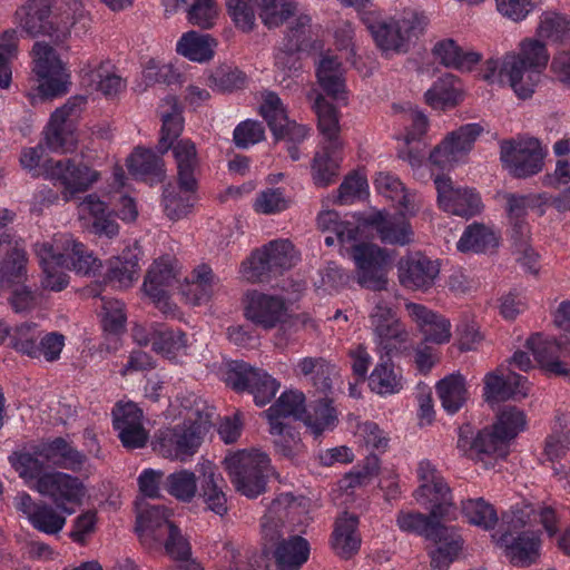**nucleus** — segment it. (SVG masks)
I'll list each match as a JSON object with an SVG mask.
<instances>
[{"mask_svg":"<svg viewBox=\"0 0 570 570\" xmlns=\"http://www.w3.org/2000/svg\"><path fill=\"white\" fill-rule=\"evenodd\" d=\"M56 0H27L14 13L19 27L30 37H49L55 43L66 41L71 30L85 35L90 17L80 0H69L52 11Z\"/></svg>","mask_w":570,"mask_h":570,"instance_id":"nucleus-1","label":"nucleus"},{"mask_svg":"<svg viewBox=\"0 0 570 570\" xmlns=\"http://www.w3.org/2000/svg\"><path fill=\"white\" fill-rule=\"evenodd\" d=\"M527 424L525 414L515 406H505L498 414L492 428H484L474 433L471 424L466 423L459 429L458 448L471 460L480 461L488 469L493 466L498 459H504L508 444Z\"/></svg>","mask_w":570,"mask_h":570,"instance_id":"nucleus-2","label":"nucleus"},{"mask_svg":"<svg viewBox=\"0 0 570 570\" xmlns=\"http://www.w3.org/2000/svg\"><path fill=\"white\" fill-rule=\"evenodd\" d=\"M549 58L546 43L540 39H523L518 52H509L503 57L499 77L501 81L509 82L519 98L527 99L534 92Z\"/></svg>","mask_w":570,"mask_h":570,"instance_id":"nucleus-3","label":"nucleus"},{"mask_svg":"<svg viewBox=\"0 0 570 570\" xmlns=\"http://www.w3.org/2000/svg\"><path fill=\"white\" fill-rule=\"evenodd\" d=\"M350 255L355 264V279L362 288L373 292L387 289L393 252L374 243L362 242L351 247Z\"/></svg>","mask_w":570,"mask_h":570,"instance_id":"nucleus-4","label":"nucleus"},{"mask_svg":"<svg viewBox=\"0 0 570 570\" xmlns=\"http://www.w3.org/2000/svg\"><path fill=\"white\" fill-rule=\"evenodd\" d=\"M224 463L237 492L249 499L265 492L269 471L266 454L243 450L226 456Z\"/></svg>","mask_w":570,"mask_h":570,"instance_id":"nucleus-5","label":"nucleus"},{"mask_svg":"<svg viewBox=\"0 0 570 570\" xmlns=\"http://www.w3.org/2000/svg\"><path fill=\"white\" fill-rule=\"evenodd\" d=\"M224 381L236 392L250 393L258 406L268 404L281 386L279 382L266 371L243 361H233L227 365Z\"/></svg>","mask_w":570,"mask_h":570,"instance_id":"nucleus-6","label":"nucleus"},{"mask_svg":"<svg viewBox=\"0 0 570 570\" xmlns=\"http://www.w3.org/2000/svg\"><path fill=\"white\" fill-rule=\"evenodd\" d=\"M37 76V90L42 99L55 98L67 92V78L56 50L47 42L37 41L31 50Z\"/></svg>","mask_w":570,"mask_h":570,"instance_id":"nucleus-7","label":"nucleus"},{"mask_svg":"<svg viewBox=\"0 0 570 570\" xmlns=\"http://www.w3.org/2000/svg\"><path fill=\"white\" fill-rule=\"evenodd\" d=\"M544 153L537 138L502 140L500 159L503 167L517 178H527L541 171Z\"/></svg>","mask_w":570,"mask_h":570,"instance_id":"nucleus-8","label":"nucleus"},{"mask_svg":"<svg viewBox=\"0 0 570 570\" xmlns=\"http://www.w3.org/2000/svg\"><path fill=\"white\" fill-rule=\"evenodd\" d=\"M425 17L410 11L400 20L390 19L370 27L376 45L382 50L401 51L412 37H417L425 26Z\"/></svg>","mask_w":570,"mask_h":570,"instance_id":"nucleus-9","label":"nucleus"},{"mask_svg":"<svg viewBox=\"0 0 570 570\" xmlns=\"http://www.w3.org/2000/svg\"><path fill=\"white\" fill-rule=\"evenodd\" d=\"M202 442L199 426L183 424L159 430L153 445L164 458L186 461L197 452Z\"/></svg>","mask_w":570,"mask_h":570,"instance_id":"nucleus-10","label":"nucleus"},{"mask_svg":"<svg viewBox=\"0 0 570 570\" xmlns=\"http://www.w3.org/2000/svg\"><path fill=\"white\" fill-rule=\"evenodd\" d=\"M370 318L379 347L386 356L406 350L409 332L391 307L379 302Z\"/></svg>","mask_w":570,"mask_h":570,"instance_id":"nucleus-11","label":"nucleus"},{"mask_svg":"<svg viewBox=\"0 0 570 570\" xmlns=\"http://www.w3.org/2000/svg\"><path fill=\"white\" fill-rule=\"evenodd\" d=\"M47 177L63 186V198L69 200L77 193L86 191L97 179L98 173L85 164H76L73 160L47 159L43 164Z\"/></svg>","mask_w":570,"mask_h":570,"instance_id":"nucleus-12","label":"nucleus"},{"mask_svg":"<svg viewBox=\"0 0 570 570\" xmlns=\"http://www.w3.org/2000/svg\"><path fill=\"white\" fill-rule=\"evenodd\" d=\"M483 127L479 124H468L450 132L430 154L433 165L446 169L453 167L473 147Z\"/></svg>","mask_w":570,"mask_h":570,"instance_id":"nucleus-13","label":"nucleus"},{"mask_svg":"<svg viewBox=\"0 0 570 570\" xmlns=\"http://www.w3.org/2000/svg\"><path fill=\"white\" fill-rule=\"evenodd\" d=\"M440 208L452 215L471 218L482 210L479 194L468 188H456L450 177L438 175L434 178Z\"/></svg>","mask_w":570,"mask_h":570,"instance_id":"nucleus-14","label":"nucleus"},{"mask_svg":"<svg viewBox=\"0 0 570 570\" xmlns=\"http://www.w3.org/2000/svg\"><path fill=\"white\" fill-rule=\"evenodd\" d=\"M245 315L257 326L272 330L281 326L285 330L287 318V305L282 296L268 295L257 291L247 293Z\"/></svg>","mask_w":570,"mask_h":570,"instance_id":"nucleus-15","label":"nucleus"},{"mask_svg":"<svg viewBox=\"0 0 570 570\" xmlns=\"http://www.w3.org/2000/svg\"><path fill=\"white\" fill-rule=\"evenodd\" d=\"M33 488L41 495L50 498L58 508H63L67 502L81 503L86 494L79 478L60 471L45 473Z\"/></svg>","mask_w":570,"mask_h":570,"instance_id":"nucleus-16","label":"nucleus"},{"mask_svg":"<svg viewBox=\"0 0 570 570\" xmlns=\"http://www.w3.org/2000/svg\"><path fill=\"white\" fill-rule=\"evenodd\" d=\"M259 111L276 140L286 139L299 144L306 138L307 127L288 120L282 100L275 92L268 91L264 95Z\"/></svg>","mask_w":570,"mask_h":570,"instance_id":"nucleus-17","label":"nucleus"},{"mask_svg":"<svg viewBox=\"0 0 570 570\" xmlns=\"http://www.w3.org/2000/svg\"><path fill=\"white\" fill-rule=\"evenodd\" d=\"M362 224L373 228L384 244L406 246L414 242L412 226L402 213L390 215L377 210L363 217Z\"/></svg>","mask_w":570,"mask_h":570,"instance_id":"nucleus-18","label":"nucleus"},{"mask_svg":"<svg viewBox=\"0 0 570 570\" xmlns=\"http://www.w3.org/2000/svg\"><path fill=\"white\" fill-rule=\"evenodd\" d=\"M294 503L291 493H282L269 504L266 513L261 520V540L263 551L268 553L282 544L286 533L285 521L288 517V509Z\"/></svg>","mask_w":570,"mask_h":570,"instance_id":"nucleus-19","label":"nucleus"},{"mask_svg":"<svg viewBox=\"0 0 570 570\" xmlns=\"http://www.w3.org/2000/svg\"><path fill=\"white\" fill-rule=\"evenodd\" d=\"M525 347L532 352L540 367L548 373L561 376L570 375L567 363L560 360L570 355L568 338L557 341L535 333L525 341Z\"/></svg>","mask_w":570,"mask_h":570,"instance_id":"nucleus-20","label":"nucleus"},{"mask_svg":"<svg viewBox=\"0 0 570 570\" xmlns=\"http://www.w3.org/2000/svg\"><path fill=\"white\" fill-rule=\"evenodd\" d=\"M400 284L412 291H429L439 276V265L421 253L402 257L397 264Z\"/></svg>","mask_w":570,"mask_h":570,"instance_id":"nucleus-21","label":"nucleus"},{"mask_svg":"<svg viewBox=\"0 0 570 570\" xmlns=\"http://www.w3.org/2000/svg\"><path fill=\"white\" fill-rule=\"evenodd\" d=\"M491 537L503 549L505 557L513 566L529 567L540 557L541 539L537 532L522 531L515 537H510V533L494 532Z\"/></svg>","mask_w":570,"mask_h":570,"instance_id":"nucleus-22","label":"nucleus"},{"mask_svg":"<svg viewBox=\"0 0 570 570\" xmlns=\"http://www.w3.org/2000/svg\"><path fill=\"white\" fill-rule=\"evenodd\" d=\"M85 102L83 97H75L61 108L55 110L50 121L43 131V145L55 153H68L76 148V138L72 131L67 130L66 120L71 116L77 106Z\"/></svg>","mask_w":570,"mask_h":570,"instance_id":"nucleus-23","label":"nucleus"},{"mask_svg":"<svg viewBox=\"0 0 570 570\" xmlns=\"http://www.w3.org/2000/svg\"><path fill=\"white\" fill-rule=\"evenodd\" d=\"M405 309L416 324L424 343L445 344L451 340V323L441 314L417 303H406Z\"/></svg>","mask_w":570,"mask_h":570,"instance_id":"nucleus-24","label":"nucleus"},{"mask_svg":"<svg viewBox=\"0 0 570 570\" xmlns=\"http://www.w3.org/2000/svg\"><path fill=\"white\" fill-rule=\"evenodd\" d=\"M528 395V380L514 372L503 374L501 368L484 377V399L487 402H503Z\"/></svg>","mask_w":570,"mask_h":570,"instance_id":"nucleus-25","label":"nucleus"},{"mask_svg":"<svg viewBox=\"0 0 570 570\" xmlns=\"http://www.w3.org/2000/svg\"><path fill=\"white\" fill-rule=\"evenodd\" d=\"M36 453L40 454L48 465L72 472H79L87 461L83 452L73 448L61 436L41 442Z\"/></svg>","mask_w":570,"mask_h":570,"instance_id":"nucleus-26","label":"nucleus"},{"mask_svg":"<svg viewBox=\"0 0 570 570\" xmlns=\"http://www.w3.org/2000/svg\"><path fill=\"white\" fill-rule=\"evenodd\" d=\"M177 282V272L168 258L156 261L144 282L146 294L160 308L169 306V288Z\"/></svg>","mask_w":570,"mask_h":570,"instance_id":"nucleus-27","label":"nucleus"},{"mask_svg":"<svg viewBox=\"0 0 570 570\" xmlns=\"http://www.w3.org/2000/svg\"><path fill=\"white\" fill-rule=\"evenodd\" d=\"M173 149L177 164V181L181 191L194 194L197 190L196 170L199 167L196 145L190 139H181Z\"/></svg>","mask_w":570,"mask_h":570,"instance_id":"nucleus-28","label":"nucleus"},{"mask_svg":"<svg viewBox=\"0 0 570 570\" xmlns=\"http://www.w3.org/2000/svg\"><path fill=\"white\" fill-rule=\"evenodd\" d=\"M170 511L165 505H150L137 513L136 532L142 544L151 546V541H160L167 532V525L175 523L169 520Z\"/></svg>","mask_w":570,"mask_h":570,"instance_id":"nucleus-29","label":"nucleus"},{"mask_svg":"<svg viewBox=\"0 0 570 570\" xmlns=\"http://www.w3.org/2000/svg\"><path fill=\"white\" fill-rule=\"evenodd\" d=\"M0 268L12 281H23L27 277V254L24 244L16 235L0 230Z\"/></svg>","mask_w":570,"mask_h":570,"instance_id":"nucleus-30","label":"nucleus"},{"mask_svg":"<svg viewBox=\"0 0 570 570\" xmlns=\"http://www.w3.org/2000/svg\"><path fill=\"white\" fill-rule=\"evenodd\" d=\"M415 493L417 500L425 498L432 504V517H440L444 521L453 518L451 490L436 471H431V480L423 483Z\"/></svg>","mask_w":570,"mask_h":570,"instance_id":"nucleus-31","label":"nucleus"},{"mask_svg":"<svg viewBox=\"0 0 570 570\" xmlns=\"http://www.w3.org/2000/svg\"><path fill=\"white\" fill-rule=\"evenodd\" d=\"M358 517L344 511L334 524L332 547L344 559H350L361 547V535L357 531Z\"/></svg>","mask_w":570,"mask_h":570,"instance_id":"nucleus-32","label":"nucleus"},{"mask_svg":"<svg viewBox=\"0 0 570 570\" xmlns=\"http://www.w3.org/2000/svg\"><path fill=\"white\" fill-rule=\"evenodd\" d=\"M181 107L175 96H167L160 106L161 129L157 145L158 151L166 154L184 130V117Z\"/></svg>","mask_w":570,"mask_h":570,"instance_id":"nucleus-33","label":"nucleus"},{"mask_svg":"<svg viewBox=\"0 0 570 570\" xmlns=\"http://www.w3.org/2000/svg\"><path fill=\"white\" fill-rule=\"evenodd\" d=\"M313 110L317 116V128L324 137L327 149L342 150L341 126L337 109L322 94L314 97Z\"/></svg>","mask_w":570,"mask_h":570,"instance_id":"nucleus-34","label":"nucleus"},{"mask_svg":"<svg viewBox=\"0 0 570 570\" xmlns=\"http://www.w3.org/2000/svg\"><path fill=\"white\" fill-rule=\"evenodd\" d=\"M311 17L299 14L287 27L283 45L303 51L305 56H313L322 52L323 41L312 30Z\"/></svg>","mask_w":570,"mask_h":570,"instance_id":"nucleus-35","label":"nucleus"},{"mask_svg":"<svg viewBox=\"0 0 570 570\" xmlns=\"http://www.w3.org/2000/svg\"><path fill=\"white\" fill-rule=\"evenodd\" d=\"M79 214L92 217L91 232L98 236L115 237L119 232V225L112 217L108 206L96 194L87 195L79 204Z\"/></svg>","mask_w":570,"mask_h":570,"instance_id":"nucleus-36","label":"nucleus"},{"mask_svg":"<svg viewBox=\"0 0 570 570\" xmlns=\"http://www.w3.org/2000/svg\"><path fill=\"white\" fill-rule=\"evenodd\" d=\"M131 176L150 181H161L165 177L164 161L151 149L137 147L127 158Z\"/></svg>","mask_w":570,"mask_h":570,"instance_id":"nucleus-37","label":"nucleus"},{"mask_svg":"<svg viewBox=\"0 0 570 570\" xmlns=\"http://www.w3.org/2000/svg\"><path fill=\"white\" fill-rule=\"evenodd\" d=\"M139 273V257L128 248L119 256L109 259L106 279L119 288H127L138 279Z\"/></svg>","mask_w":570,"mask_h":570,"instance_id":"nucleus-38","label":"nucleus"},{"mask_svg":"<svg viewBox=\"0 0 570 570\" xmlns=\"http://www.w3.org/2000/svg\"><path fill=\"white\" fill-rule=\"evenodd\" d=\"M316 78L327 96L335 100L345 99V79L336 57H322L316 67Z\"/></svg>","mask_w":570,"mask_h":570,"instance_id":"nucleus-39","label":"nucleus"},{"mask_svg":"<svg viewBox=\"0 0 570 570\" xmlns=\"http://www.w3.org/2000/svg\"><path fill=\"white\" fill-rule=\"evenodd\" d=\"M276 570H299L308 560L309 544L301 535H292L274 551Z\"/></svg>","mask_w":570,"mask_h":570,"instance_id":"nucleus-40","label":"nucleus"},{"mask_svg":"<svg viewBox=\"0 0 570 570\" xmlns=\"http://www.w3.org/2000/svg\"><path fill=\"white\" fill-rule=\"evenodd\" d=\"M439 534L440 538L430 539L436 544V548L430 551L431 569L448 570L462 550L463 539L453 528L448 527L444 533Z\"/></svg>","mask_w":570,"mask_h":570,"instance_id":"nucleus-41","label":"nucleus"},{"mask_svg":"<svg viewBox=\"0 0 570 570\" xmlns=\"http://www.w3.org/2000/svg\"><path fill=\"white\" fill-rule=\"evenodd\" d=\"M444 520L440 517H432L420 512H400L396 523L402 531L415 532L423 535L426 540L440 538L439 533L445 532Z\"/></svg>","mask_w":570,"mask_h":570,"instance_id":"nucleus-42","label":"nucleus"},{"mask_svg":"<svg viewBox=\"0 0 570 570\" xmlns=\"http://www.w3.org/2000/svg\"><path fill=\"white\" fill-rule=\"evenodd\" d=\"M499 246V236L482 223H473L463 232L458 242V249L462 253H487Z\"/></svg>","mask_w":570,"mask_h":570,"instance_id":"nucleus-43","label":"nucleus"},{"mask_svg":"<svg viewBox=\"0 0 570 570\" xmlns=\"http://www.w3.org/2000/svg\"><path fill=\"white\" fill-rule=\"evenodd\" d=\"M269 434L277 455L293 461L304 452L299 432L288 423H269Z\"/></svg>","mask_w":570,"mask_h":570,"instance_id":"nucleus-44","label":"nucleus"},{"mask_svg":"<svg viewBox=\"0 0 570 570\" xmlns=\"http://www.w3.org/2000/svg\"><path fill=\"white\" fill-rule=\"evenodd\" d=\"M433 53L440 62L456 70H471L476 65L481 55L474 51H464L453 39H444L435 43Z\"/></svg>","mask_w":570,"mask_h":570,"instance_id":"nucleus-45","label":"nucleus"},{"mask_svg":"<svg viewBox=\"0 0 570 570\" xmlns=\"http://www.w3.org/2000/svg\"><path fill=\"white\" fill-rule=\"evenodd\" d=\"M435 387L442 407L450 414L456 413L469 399L465 379L460 373L445 376Z\"/></svg>","mask_w":570,"mask_h":570,"instance_id":"nucleus-46","label":"nucleus"},{"mask_svg":"<svg viewBox=\"0 0 570 570\" xmlns=\"http://www.w3.org/2000/svg\"><path fill=\"white\" fill-rule=\"evenodd\" d=\"M264 414L268 423H287L285 420L288 417L304 420L305 396L297 391L284 392Z\"/></svg>","mask_w":570,"mask_h":570,"instance_id":"nucleus-47","label":"nucleus"},{"mask_svg":"<svg viewBox=\"0 0 570 570\" xmlns=\"http://www.w3.org/2000/svg\"><path fill=\"white\" fill-rule=\"evenodd\" d=\"M216 45L209 35L189 31L177 42L176 51L191 61L206 62L214 57Z\"/></svg>","mask_w":570,"mask_h":570,"instance_id":"nucleus-48","label":"nucleus"},{"mask_svg":"<svg viewBox=\"0 0 570 570\" xmlns=\"http://www.w3.org/2000/svg\"><path fill=\"white\" fill-rule=\"evenodd\" d=\"M61 240L65 250L63 266L71 267L83 275L96 273L101 267V263L88 252L82 243L72 237H63Z\"/></svg>","mask_w":570,"mask_h":570,"instance_id":"nucleus-49","label":"nucleus"},{"mask_svg":"<svg viewBox=\"0 0 570 570\" xmlns=\"http://www.w3.org/2000/svg\"><path fill=\"white\" fill-rule=\"evenodd\" d=\"M340 151L330 150L327 145H323L322 151L315 154L312 164V176L316 186L327 187L336 180L340 174Z\"/></svg>","mask_w":570,"mask_h":570,"instance_id":"nucleus-50","label":"nucleus"},{"mask_svg":"<svg viewBox=\"0 0 570 570\" xmlns=\"http://www.w3.org/2000/svg\"><path fill=\"white\" fill-rule=\"evenodd\" d=\"M367 380L370 389L380 395L395 394L403 389L402 376L394 370L390 357L379 363Z\"/></svg>","mask_w":570,"mask_h":570,"instance_id":"nucleus-51","label":"nucleus"},{"mask_svg":"<svg viewBox=\"0 0 570 570\" xmlns=\"http://www.w3.org/2000/svg\"><path fill=\"white\" fill-rule=\"evenodd\" d=\"M273 265V258L267 254V249L262 247L243 262L242 273L252 283H267L283 275V272H275Z\"/></svg>","mask_w":570,"mask_h":570,"instance_id":"nucleus-52","label":"nucleus"},{"mask_svg":"<svg viewBox=\"0 0 570 570\" xmlns=\"http://www.w3.org/2000/svg\"><path fill=\"white\" fill-rule=\"evenodd\" d=\"M224 479L214 471L205 472L200 482V497L208 510L223 517L227 513V498L223 491Z\"/></svg>","mask_w":570,"mask_h":570,"instance_id":"nucleus-53","label":"nucleus"},{"mask_svg":"<svg viewBox=\"0 0 570 570\" xmlns=\"http://www.w3.org/2000/svg\"><path fill=\"white\" fill-rule=\"evenodd\" d=\"M39 444L33 445L30 452L16 451L9 456V462L18 472L19 476L26 482L36 481L45 475V464L47 463L42 456L36 453Z\"/></svg>","mask_w":570,"mask_h":570,"instance_id":"nucleus-54","label":"nucleus"},{"mask_svg":"<svg viewBox=\"0 0 570 570\" xmlns=\"http://www.w3.org/2000/svg\"><path fill=\"white\" fill-rule=\"evenodd\" d=\"M177 7H186L188 21L203 29H210L218 17L216 0H176Z\"/></svg>","mask_w":570,"mask_h":570,"instance_id":"nucleus-55","label":"nucleus"},{"mask_svg":"<svg viewBox=\"0 0 570 570\" xmlns=\"http://www.w3.org/2000/svg\"><path fill=\"white\" fill-rule=\"evenodd\" d=\"M297 368L302 375L312 377L318 392H331V374L334 367L324 357H304L298 362Z\"/></svg>","mask_w":570,"mask_h":570,"instance_id":"nucleus-56","label":"nucleus"},{"mask_svg":"<svg viewBox=\"0 0 570 570\" xmlns=\"http://www.w3.org/2000/svg\"><path fill=\"white\" fill-rule=\"evenodd\" d=\"M245 83L246 75L237 67L227 63L217 66L208 76V86L220 92L243 89Z\"/></svg>","mask_w":570,"mask_h":570,"instance_id":"nucleus-57","label":"nucleus"},{"mask_svg":"<svg viewBox=\"0 0 570 570\" xmlns=\"http://www.w3.org/2000/svg\"><path fill=\"white\" fill-rule=\"evenodd\" d=\"M537 35L551 42H566L570 36V21L561 13L546 11L540 17Z\"/></svg>","mask_w":570,"mask_h":570,"instance_id":"nucleus-58","label":"nucleus"},{"mask_svg":"<svg viewBox=\"0 0 570 570\" xmlns=\"http://www.w3.org/2000/svg\"><path fill=\"white\" fill-rule=\"evenodd\" d=\"M259 18L268 28H277L296 13V4L292 0H259Z\"/></svg>","mask_w":570,"mask_h":570,"instance_id":"nucleus-59","label":"nucleus"},{"mask_svg":"<svg viewBox=\"0 0 570 570\" xmlns=\"http://www.w3.org/2000/svg\"><path fill=\"white\" fill-rule=\"evenodd\" d=\"M323 396H320L313 405V413L304 415V422L309 426L315 434L318 436L326 428L334 424L336 421V412L332 406V400L328 397L330 392H320Z\"/></svg>","mask_w":570,"mask_h":570,"instance_id":"nucleus-60","label":"nucleus"},{"mask_svg":"<svg viewBox=\"0 0 570 570\" xmlns=\"http://www.w3.org/2000/svg\"><path fill=\"white\" fill-rule=\"evenodd\" d=\"M166 491L183 502H190L197 493V479L194 472L180 470L170 473L165 481Z\"/></svg>","mask_w":570,"mask_h":570,"instance_id":"nucleus-61","label":"nucleus"},{"mask_svg":"<svg viewBox=\"0 0 570 570\" xmlns=\"http://www.w3.org/2000/svg\"><path fill=\"white\" fill-rule=\"evenodd\" d=\"M18 52V31L6 30L0 36V88L6 89L11 82V60Z\"/></svg>","mask_w":570,"mask_h":570,"instance_id":"nucleus-62","label":"nucleus"},{"mask_svg":"<svg viewBox=\"0 0 570 570\" xmlns=\"http://www.w3.org/2000/svg\"><path fill=\"white\" fill-rule=\"evenodd\" d=\"M511 240L514 253L519 254L518 258L530 271L534 268L538 255L530 245V227L528 223H510Z\"/></svg>","mask_w":570,"mask_h":570,"instance_id":"nucleus-63","label":"nucleus"},{"mask_svg":"<svg viewBox=\"0 0 570 570\" xmlns=\"http://www.w3.org/2000/svg\"><path fill=\"white\" fill-rule=\"evenodd\" d=\"M462 511L471 523L487 530L493 529L498 523L497 511L482 498L463 501Z\"/></svg>","mask_w":570,"mask_h":570,"instance_id":"nucleus-64","label":"nucleus"}]
</instances>
